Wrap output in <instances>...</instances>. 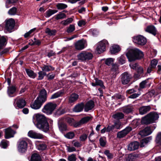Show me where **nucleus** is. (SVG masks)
Returning a JSON list of instances; mask_svg holds the SVG:
<instances>
[{
  "mask_svg": "<svg viewBox=\"0 0 161 161\" xmlns=\"http://www.w3.org/2000/svg\"><path fill=\"white\" fill-rule=\"evenodd\" d=\"M119 66L116 64L112 65L109 74L112 78H115L116 75L119 73Z\"/></svg>",
  "mask_w": 161,
  "mask_h": 161,
  "instance_id": "4468645a",
  "label": "nucleus"
},
{
  "mask_svg": "<svg viewBox=\"0 0 161 161\" xmlns=\"http://www.w3.org/2000/svg\"><path fill=\"white\" fill-rule=\"evenodd\" d=\"M133 110V107L132 106H127L123 108L122 111L124 113L127 114L131 112Z\"/></svg>",
  "mask_w": 161,
  "mask_h": 161,
  "instance_id": "c9c22d12",
  "label": "nucleus"
},
{
  "mask_svg": "<svg viewBox=\"0 0 161 161\" xmlns=\"http://www.w3.org/2000/svg\"><path fill=\"white\" fill-rule=\"evenodd\" d=\"M63 92L61 91H58L53 94L51 97V99H55L61 96Z\"/></svg>",
  "mask_w": 161,
  "mask_h": 161,
  "instance_id": "a18cd8bd",
  "label": "nucleus"
},
{
  "mask_svg": "<svg viewBox=\"0 0 161 161\" xmlns=\"http://www.w3.org/2000/svg\"><path fill=\"white\" fill-rule=\"evenodd\" d=\"M74 136V133L73 132H70L66 134L65 135V137L68 139H72Z\"/></svg>",
  "mask_w": 161,
  "mask_h": 161,
  "instance_id": "bf43d9fd",
  "label": "nucleus"
},
{
  "mask_svg": "<svg viewBox=\"0 0 161 161\" xmlns=\"http://www.w3.org/2000/svg\"><path fill=\"white\" fill-rule=\"evenodd\" d=\"M104 153L107 156L108 159H111L113 158V155L110 152L109 150H106L105 151Z\"/></svg>",
  "mask_w": 161,
  "mask_h": 161,
  "instance_id": "5fc2aeb1",
  "label": "nucleus"
},
{
  "mask_svg": "<svg viewBox=\"0 0 161 161\" xmlns=\"http://www.w3.org/2000/svg\"><path fill=\"white\" fill-rule=\"evenodd\" d=\"M86 46V42L84 40H80L77 41L75 43V48L77 50L83 49Z\"/></svg>",
  "mask_w": 161,
  "mask_h": 161,
  "instance_id": "2eb2a0df",
  "label": "nucleus"
},
{
  "mask_svg": "<svg viewBox=\"0 0 161 161\" xmlns=\"http://www.w3.org/2000/svg\"><path fill=\"white\" fill-rule=\"evenodd\" d=\"M151 109L150 106H143L139 109V112L141 114L143 115L149 111Z\"/></svg>",
  "mask_w": 161,
  "mask_h": 161,
  "instance_id": "5701e85b",
  "label": "nucleus"
},
{
  "mask_svg": "<svg viewBox=\"0 0 161 161\" xmlns=\"http://www.w3.org/2000/svg\"><path fill=\"white\" fill-rule=\"evenodd\" d=\"M79 96L75 93L71 94L69 99V102L70 103L75 102L78 99Z\"/></svg>",
  "mask_w": 161,
  "mask_h": 161,
  "instance_id": "a878e982",
  "label": "nucleus"
},
{
  "mask_svg": "<svg viewBox=\"0 0 161 161\" xmlns=\"http://www.w3.org/2000/svg\"><path fill=\"white\" fill-rule=\"evenodd\" d=\"M130 66L131 68L136 70L139 66L137 64H130Z\"/></svg>",
  "mask_w": 161,
  "mask_h": 161,
  "instance_id": "338daca9",
  "label": "nucleus"
},
{
  "mask_svg": "<svg viewBox=\"0 0 161 161\" xmlns=\"http://www.w3.org/2000/svg\"><path fill=\"white\" fill-rule=\"evenodd\" d=\"M132 130V128L131 127L127 126L124 130L118 132L117 133V137L118 138H123Z\"/></svg>",
  "mask_w": 161,
  "mask_h": 161,
  "instance_id": "9b49d317",
  "label": "nucleus"
},
{
  "mask_svg": "<svg viewBox=\"0 0 161 161\" xmlns=\"http://www.w3.org/2000/svg\"><path fill=\"white\" fill-rule=\"evenodd\" d=\"M152 139L151 136H149L146 137L141 141L140 146L141 147H143L145 146L149 142H150Z\"/></svg>",
  "mask_w": 161,
  "mask_h": 161,
  "instance_id": "b1692460",
  "label": "nucleus"
},
{
  "mask_svg": "<svg viewBox=\"0 0 161 161\" xmlns=\"http://www.w3.org/2000/svg\"><path fill=\"white\" fill-rule=\"evenodd\" d=\"M7 143L4 141H2L0 144V146L2 148H5L7 147Z\"/></svg>",
  "mask_w": 161,
  "mask_h": 161,
  "instance_id": "69168bd1",
  "label": "nucleus"
},
{
  "mask_svg": "<svg viewBox=\"0 0 161 161\" xmlns=\"http://www.w3.org/2000/svg\"><path fill=\"white\" fill-rule=\"evenodd\" d=\"M133 41L134 43L138 45H143L146 43L147 40L143 36L138 35L133 38Z\"/></svg>",
  "mask_w": 161,
  "mask_h": 161,
  "instance_id": "9d476101",
  "label": "nucleus"
},
{
  "mask_svg": "<svg viewBox=\"0 0 161 161\" xmlns=\"http://www.w3.org/2000/svg\"><path fill=\"white\" fill-rule=\"evenodd\" d=\"M94 103L92 101H90L85 104L84 107V110L86 112L91 110L94 107Z\"/></svg>",
  "mask_w": 161,
  "mask_h": 161,
  "instance_id": "412c9836",
  "label": "nucleus"
},
{
  "mask_svg": "<svg viewBox=\"0 0 161 161\" xmlns=\"http://www.w3.org/2000/svg\"><path fill=\"white\" fill-rule=\"evenodd\" d=\"M5 29L9 32H11L15 25V21L13 19L6 20L5 21Z\"/></svg>",
  "mask_w": 161,
  "mask_h": 161,
  "instance_id": "0eeeda50",
  "label": "nucleus"
},
{
  "mask_svg": "<svg viewBox=\"0 0 161 161\" xmlns=\"http://www.w3.org/2000/svg\"><path fill=\"white\" fill-rule=\"evenodd\" d=\"M16 89L14 86H9L8 88V94L10 97H14L15 95V92Z\"/></svg>",
  "mask_w": 161,
  "mask_h": 161,
  "instance_id": "bb28decb",
  "label": "nucleus"
},
{
  "mask_svg": "<svg viewBox=\"0 0 161 161\" xmlns=\"http://www.w3.org/2000/svg\"><path fill=\"white\" fill-rule=\"evenodd\" d=\"M152 133V131L150 127H146L143 130L139 132V134L142 136H146L150 135Z\"/></svg>",
  "mask_w": 161,
  "mask_h": 161,
  "instance_id": "aec40b11",
  "label": "nucleus"
},
{
  "mask_svg": "<svg viewBox=\"0 0 161 161\" xmlns=\"http://www.w3.org/2000/svg\"><path fill=\"white\" fill-rule=\"evenodd\" d=\"M114 129H120L121 128V123L119 121H115L114 122V125H113Z\"/></svg>",
  "mask_w": 161,
  "mask_h": 161,
  "instance_id": "4c0bfd02",
  "label": "nucleus"
},
{
  "mask_svg": "<svg viewBox=\"0 0 161 161\" xmlns=\"http://www.w3.org/2000/svg\"><path fill=\"white\" fill-rule=\"evenodd\" d=\"M58 12V11L56 10L49 9L46 12L45 16L46 17L48 18Z\"/></svg>",
  "mask_w": 161,
  "mask_h": 161,
  "instance_id": "f704fd0d",
  "label": "nucleus"
},
{
  "mask_svg": "<svg viewBox=\"0 0 161 161\" xmlns=\"http://www.w3.org/2000/svg\"><path fill=\"white\" fill-rule=\"evenodd\" d=\"M54 17L56 19L58 20L65 18L66 17V15L65 14L60 12L58 14L55 15Z\"/></svg>",
  "mask_w": 161,
  "mask_h": 161,
  "instance_id": "58836bf2",
  "label": "nucleus"
},
{
  "mask_svg": "<svg viewBox=\"0 0 161 161\" xmlns=\"http://www.w3.org/2000/svg\"><path fill=\"white\" fill-rule=\"evenodd\" d=\"M26 139H21L18 142V150L21 153H24L27 148V143Z\"/></svg>",
  "mask_w": 161,
  "mask_h": 161,
  "instance_id": "423d86ee",
  "label": "nucleus"
},
{
  "mask_svg": "<svg viewBox=\"0 0 161 161\" xmlns=\"http://www.w3.org/2000/svg\"><path fill=\"white\" fill-rule=\"evenodd\" d=\"M138 157V155L136 154H129L126 157V161H135Z\"/></svg>",
  "mask_w": 161,
  "mask_h": 161,
  "instance_id": "c85d7f7f",
  "label": "nucleus"
},
{
  "mask_svg": "<svg viewBox=\"0 0 161 161\" xmlns=\"http://www.w3.org/2000/svg\"><path fill=\"white\" fill-rule=\"evenodd\" d=\"M36 127L45 132H47L49 130V125L47 120L39 124H36Z\"/></svg>",
  "mask_w": 161,
  "mask_h": 161,
  "instance_id": "ddd939ff",
  "label": "nucleus"
},
{
  "mask_svg": "<svg viewBox=\"0 0 161 161\" xmlns=\"http://www.w3.org/2000/svg\"><path fill=\"white\" fill-rule=\"evenodd\" d=\"M114 60V59L112 58H107L105 60V63L106 65L109 66L113 64Z\"/></svg>",
  "mask_w": 161,
  "mask_h": 161,
  "instance_id": "de8ad7c7",
  "label": "nucleus"
},
{
  "mask_svg": "<svg viewBox=\"0 0 161 161\" xmlns=\"http://www.w3.org/2000/svg\"><path fill=\"white\" fill-rule=\"evenodd\" d=\"M33 122L36 126V124H39L47 120L44 115L39 114H34L33 116Z\"/></svg>",
  "mask_w": 161,
  "mask_h": 161,
  "instance_id": "39448f33",
  "label": "nucleus"
},
{
  "mask_svg": "<svg viewBox=\"0 0 161 161\" xmlns=\"http://www.w3.org/2000/svg\"><path fill=\"white\" fill-rule=\"evenodd\" d=\"M25 71L28 76L31 78H35L37 76V74L31 70L25 69Z\"/></svg>",
  "mask_w": 161,
  "mask_h": 161,
  "instance_id": "473e14b6",
  "label": "nucleus"
},
{
  "mask_svg": "<svg viewBox=\"0 0 161 161\" xmlns=\"http://www.w3.org/2000/svg\"><path fill=\"white\" fill-rule=\"evenodd\" d=\"M159 117V115L156 112H151L142 118V124H149L155 122Z\"/></svg>",
  "mask_w": 161,
  "mask_h": 161,
  "instance_id": "f03ea898",
  "label": "nucleus"
},
{
  "mask_svg": "<svg viewBox=\"0 0 161 161\" xmlns=\"http://www.w3.org/2000/svg\"><path fill=\"white\" fill-rule=\"evenodd\" d=\"M91 118L89 116H86L82 118L80 120L82 124H85L89 121Z\"/></svg>",
  "mask_w": 161,
  "mask_h": 161,
  "instance_id": "864d4df0",
  "label": "nucleus"
},
{
  "mask_svg": "<svg viewBox=\"0 0 161 161\" xmlns=\"http://www.w3.org/2000/svg\"><path fill=\"white\" fill-rule=\"evenodd\" d=\"M132 78L131 75L127 72H125L121 75V79L122 83L126 85L129 83Z\"/></svg>",
  "mask_w": 161,
  "mask_h": 161,
  "instance_id": "1a4fd4ad",
  "label": "nucleus"
},
{
  "mask_svg": "<svg viewBox=\"0 0 161 161\" xmlns=\"http://www.w3.org/2000/svg\"><path fill=\"white\" fill-rule=\"evenodd\" d=\"M75 30V27L73 25H71L68 28L67 32L68 33H71Z\"/></svg>",
  "mask_w": 161,
  "mask_h": 161,
  "instance_id": "4d7b16f0",
  "label": "nucleus"
},
{
  "mask_svg": "<svg viewBox=\"0 0 161 161\" xmlns=\"http://www.w3.org/2000/svg\"><path fill=\"white\" fill-rule=\"evenodd\" d=\"M73 20V19L72 18H68L66 20L62 21L61 22V23L64 25H66L69 24L71 22H72Z\"/></svg>",
  "mask_w": 161,
  "mask_h": 161,
  "instance_id": "c03bdc74",
  "label": "nucleus"
},
{
  "mask_svg": "<svg viewBox=\"0 0 161 161\" xmlns=\"http://www.w3.org/2000/svg\"><path fill=\"white\" fill-rule=\"evenodd\" d=\"M95 83H92V85L93 86H99L101 87L104 88L105 86H104L103 83L102 81L100 80H98L97 78L95 79Z\"/></svg>",
  "mask_w": 161,
  "mask_h": 161,
  "instance_id": "2f4dec72",
  "label": "nucleus"
},
{
  "mask_svg": "<svg viewBox=\"0 0 161 161\" xmlns=\"http://www.w3.org/2000/svg\"><path fill=\"white\" fill-rule=\"evenodd\" d=\"M76 57L78 60L80 62H84L92 59L93 55L90 52L83 51L79 53Z\"/></svg>",
  "mask_w": 161,
  "mask_h": 161,
  "instance_id": "7ed1b4c3",
  "label": "nucleus"
},
{
  "mask_svg": "<svg viewBox=\"0 0 161 161\" xmlns=\"http://www.w3.org/2000/svg\"><path fill=\"white\" fill-rule=\"evenodd\" d=\"M87 135L85 134H84L80 137V139L81 141H85L87 138Z\"/></svg>",
  "mask_w": 161,
  "mask_h": 161,
  "instance_id": "774afa93",
  "label": "nucleus"
},
{
  "mask_svg": "<svg viewBox=\"0 0 161 161\" xmlns=\"http://www.w3.org/2000/svg\"><path fill=\"white\" fill-rule=\"evenodd\" d=\"M68 159L69 161H76V155L72 154L68 156Z\"/></svg>",
  "mask_w": 161,
  "mask_h": 161,
  "instance_id": "13d9d810",
  "label": "nucleus"
},
{
  "mask_svg": "<svg viewBox=\"0 0 161 161\" xmlns=\"http://www.w3.org/2000/svg\"><path fill=\"white\" fill-rule=\"evenodd\" d=\"M139 146L138 142L135 141L130 143L128 146V149L130 151H134L138 149Z\"/></svg>",
  "mask_w": 161,
  "mask_h": 161,
  "instance_id": "a211bd4d",
  "label": "nucleus"
},
{
  "mask_svg": "<svg viewBox=\"0 0 161 161\" xmlns=\"http://www.w3.org/2000/svg\"><path fill=\"white\" fill-rule=\"evenodd\" d=\"M36 30V28H34L30 31H29L28 32L26 33L25 35H24V36L25 38H26L29 36H30L31 35L34 33V31Z\"/></svg>",
  "mask_w": 161,
  "mask_h": 161,
  "instance_id": "49530a36",
  "label": "nucleus"
},
{
  "mask_svg": "<svg viewBox=\"0 0 161 161\" xmlns=\"http://www.w3.org/2000/svg\"><path fill=\"white\" fill-rule=\"evenodd\" d=\"M38 150H44L47 148V145L44 143H40L37 146Z\"/></svg>",
  "mask_w": 161,
  "mask_h": 161,
  "instance_id": "8fccbe9b",
  "label": "nucleus"
},
{
  "mask_svg": "<svg viewBox=\"0 0 161 161\" xmlns=\"http://www.w3.org/2000/svg\"><path fill=\"white\" fill-rule=\"evenodd\" d=\"M59 128L61 132L65 131L67 130L66 125L64 123H61L59 125Z\"/></svg>",
  "mask_w": 161,
  "mask_h": 161,
  "instance_id": "09e8293b",
  "label": "nucleus"
},
{
  "mask_svg": "<svg viewBox=\"0 0 161 161\" xmlns=\"http://www.w3.org/2000/svg\"><path fill=\"white\" fill-rule=\"evenodd\" d=\"M84 107V104L83 103H81L75 106L73 110L74 111L76 112H80L83 110Z\"/></svg>",
  "mask_w": 161,
  "mask_h": 161,
  "instance_id": "7c9ffc66",
  "label": "nucleus"
},
{
  "mask_svg": "<svg viewBox=\"0 0 161 161\" xmlns=\"http://www.w3.org/2000/svg\"><path fill=\"white\" fill-rule=\"evenodd\" d=\"M56 7L58 9L62 10L66 8L67 7V5L64 3H58L57 4Z\"/></svg>",
  "mask_w": 161,
  "mask_h": 161,
  "instance_id": "37998d69",
  "label": "nucleus"
},
{
  "mask_svg": "<svg viewBox=\"0 0 161 161\" xmlns=\"http://www.w3.org/2000/svg\"><path fill=\"white\" fill-rule=\"evenodd\" d=\"M124 114L122 113H117L112 116V117L115 119H120L124 118Z\"/></svg>",
  "mask_w": 161,
  "mask_h": 161,
  "instance_id": "72a5a7b5",
  "label": "nucleus"
},
{
  "mask_svg": "<svg viewBox=\"0 0 161 161\" xmlns=\"http://www.w3.org/2000/svg\"><path fill=\"white\" fill-rule=\"evenodd\" d=\"M38 80H41L42 79L44 76L46 75V72H43L42 70L39 71L38 73Z\"/></svg>",
  "mask_w": 161,
  "mask_h": 161,
  "instance_id": "3c124183",
  "label": "nucleus"
},
{
  "mask_svg": "<svg viewBox=\"0 0 161 161\" xmlns=\"http://www.w3.org/2000/svg\"><path fill=\"white\" fill-rule=\"evenodd\" d=\"M37 98L44 103L46 102L47 99V93L46 90L44 89H42L40 92L39 96Z\"/></svg>",
  "mask_w": 161,
  "mask_h": 161,
  "instance_id": "f3484780",
  "label": "nucleus"
},
{
  "mask_svg": "<svg viewBox=\"0 0 161 161\" xmlns=\"http://www.w3.org/2000/svg\"><path fill=\"white\" fill-rule=\"evenodd\" d=\"M17 106L19 108H22L26 105L25 101L23 99H20L16 101Z\"/></svg>",
  "mask_w": 161,
  "mask_h": 161,
  "instance_id": "393cba45",
  "label": "nucleus"
},
{
  "mask_svg": "<svg viewBox=\"0 0 161 161\" xmlns=\"http://www.w3.org/2000/svg\"><path fill=\"white\" fill-rule=\"evenodd\" d=\"M6 39L4 36H2L0 39V50L5 45Z\"/></svg>",
  "mask_w": 161,
  "mask_h": 161,
  "instance_id": "79ce46f5",
  "label": "nucleus"
},
{
  "mask_svg": "<svg viewBox=\"0 0 161 161\" xmlns=\"http://www.w3.org/2000/svg\"><path fill=\"white\" fill-rule=\"evenodd\" d=\"M120 48L118 45H114L110 49V53L112 54H114L119 52L120 51Z\"/></svg>",
  "mask_w": 161,
  "mask_h": 161,
  "instance_id": "cd10ccee",
  "label": "nucleus"
},
{
  "mask_svg": "<svg viewBox=\"0 0 161 161\" xmlns=\"http://www.w3.org/2000/svg\"><path fill=\"white\" fill-rule=\"evenodd\" d=\"M145 31L147 32L152 34L154 36H155L156 34V29L155 27L153 25L147 26L145 29Z\"/></svg>",
  "mask_w": 161,
  "mask_h": 161,
  "instance_id": "4be33fe9",
  "label": "nucleus"
},
{
  "mask_svg": "<svg viewBox=\"0 0 161 161\" xmlns=\"http://www.w3.org/2000/svg\"><path fill=\"white\" fill-rule=\"evenodd\" d=\"M56 32L55 30H51L49 28H47L45 30V32L49 36H54Z\"/></svg>",
  "mask_w": 161,
  "mask_h": 161,
  "instance_id": "ea45409f",
  "label": "nucleus"
},
{
  "mask_svg": "<svg viewBox=\"0 0 161 161\" xmlns=\"http://www.w3.org/2000/svg\"><path fill=\"white\" fill-rule=\"evenodd\" d=\"M17 9L15 7H13L11 8L8 11L9 14L11 15H15Z\"/></svg>",
  "mask_w": 161,
  "mask_h": 161,
  "instance_id": "6e6d98bb",
  "label": "nucleus"
},
{
  "mask_svg": "<svg viewBox=\"0 0 161 161\" xmlns=\"http://www.w3.org/2000/svg\"><path fill=\"white\" fill-rule=\"evenodd\" d=\"M56 107V104L53 103L49 102L44 105L42 109V112L48 115L51 114Z\"/></svg>",
  "mask_w": 161,
  "mask_h": 161,
  "instance_id": "20e7f679",
  "label": "nucleus"
},
{
  "mask_svg": "<svg viewBox=\"0 0 161 161\" xmlns=\"http://www.w3.org/2000/svg\"><path fill=\"white\" fill-rule=\"evenodd\" d=\"M108 44V42L105 40H103L99 42L96 48L97 53H100L105 51L106 46Z\"/></svg>",
  "mask_w": 161,
  "mask_h": 161,
  "instance_id": "6e6552de",
  "label": "nucleus"
},
{
  "mask_svg": "<svg viewBox=\"0 0 161 161\" xmlns=\"http://www.w3.org/2000/svg\"><path fill=\"white\" fill-rule=\"evenodd\" d=\"M155 142L158 145H161V132H158L157 134Z\"/></svg>",
  "mask_w": 161,
  "mask_h": 161,
  "instance_id": "a19ab883",
  "label": "nucleus"
},
{
  "mask_svg": "<svg viewBox=\"0 0 161 161\" xmlns=\"http://www.w3.org/2000/svg\"><path fill=\"white\" fill-rule=\"evenodd\" d=\"M28 136L31 138L34 139H42L43 136L42 134L37 133L32 130H30L28 133Z\"/></svg>",
  "mask_w": 161,
  "mask_h": 161,
  "instance_id": "dca6fc26",
  "label": "nucleus"
},
{
  "mask_svg": "<svg viewBox=\"0 0 161 161\" xmlns=\"http://www.w3.org/2000/svg\"><path fill=\"white\" fill-rule=\"evenodd\" d=\"M158 61L155 59H153L152 60L151 62V66L153 68H154L157 65Z\"/></svg>",
  "mask_w": 161,
  "mask_h": 161,
  "instance_id": "680f3d73",
  "label": "nucleus"
},
{
  "mask_svg": "<svg viewBox=\"0 0 161 161\" xmlns=\"http://www.w3.org/2000/svg\"><path fill=\"white\" fill-rule=\"evenodd\" d=\"M99 142L100 145L104 147L105 146L106 143V139L105 138H100L99 139Z\"/></svg>",
  "mask_w": 161,
  "mask_h": 161,
  "instance_id": "e2e57ef3",
  "label": "nucleus"
},
{
  "mask_svg": "<svg viewBox=\"0 0 161 161\" xmlns=\"http://www.w3.org/2000/svg\"><path fill=\"white\" fill-rule=\"evenodd\" d=\"M117 60L119 63L121 64H125V58L123 55H121L120 57H119Z\"/></svg>",
  "mask_w": 161,
  "mask_h": 161,
  "instance_id": "603ef678",
  "label": "nucleus"
},
{
  "mask_svg": "<svg viewBox=\"0 0 161 161\" xmlns=\"http://www.w3.org/2000/svg\"><path fill=\"white\" fill-rule=\"evenodd\" d=\"M43 103L44 102L37 98L33 102L31 103L30 106L33 109H38L41 108Z\"/></svg>",
  "mask_w": 161,
  "mask_h": 161,
  "instance_id": "f8f14e48",
  "label": "nucleus"
},
{
  "mask_svg": "<svg viewBox=\"0 0 161 161\" xmlns=\"http://www.w3.org/2000/svg\"><path fill=\"white\" fill-rule=\"evenodd\" d=\"M30 161H41V157L37 154H33L31 156Z\"/></svg>",
  "mask_w": 161,
  "mask_h": 161,
  "instance_id": "e433bc0d",
  "label": "nucleus"
},
{
  "mask_svg": "<svg viewBox=\"0 0 161 161\" xmlns=\"http://www.w3.org/2000/svg\"><path fill=\"white\" fill-rule=\"evenodd\" d=\"M5 130V138H6L8 139L14 137L15 132L12 130L10 127L6 129Z\"/></svg>",
  "mask_w": 161,
  "mask_h": 161,
  "instance_id": "6ab92c4d",
  "label": "nucleus"
},
{
  "mask_svg": "<svg viewBox=\"0 0 161 161\" xmlns=\"http://www.w3.org/2000/svg\"><path fill=\"white\" fill-rule=\"evenodd\" d=\"M42 70L45 72H49L50 71L54 70V68L50 65H44L41 67Z\"/></svg>",
  "mask_w": 161,
  "mask_h": 161,
  "instance_id": "c756f323",
  "label": "nucleus"
},
{
  "mask_svg": "<svg viewBox=\"0 0 161 161\" xmlns=\"http://www.w3.org/2000/svg\"><path fill=\"white\" fill-rule=\"evenodd\" d=\"M66 121L70 125H73L74 123V119L70 118H67L66 119Z\"/></svg>",
  "mask_w": 161,
  "mask_h": 161,
  "instance_id": "0e129e2a",
  "label": "nucleus"
},
{
  "mask_svg": "<svg viewBox=\"0 0 161 161\" xmlns=\"http://www.w3.org/2000/svg\"><path fill=\"white\" fill-rule=\"evenodd\" d=\"M143 53L137 48L130 49L126 53V56L130 62L140 59L143 57Z\"/></svg>",
  "mask_w": 161,
  "mask_h": 161,
  "instance_id": "f257e3e1",
  "label": "nucleus"
},
{
  "mask_svg": "<svg viewBox=\"0 0 161 161\" xmlns=\"http://www.w3.org/2000/svg\"><path fill=\"white\" fill-rule=\"evenodd\" d=\"M72 143L74 146L77 147H79L81 146L80 143L78 141L74 140L72 141Z\"/></svg>",
  "mask_w": 161,
  "mask_h": 161,
  "instance_id": "052dcab7",
  "label": "nucleus"
}]
</instances>
